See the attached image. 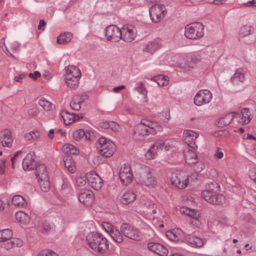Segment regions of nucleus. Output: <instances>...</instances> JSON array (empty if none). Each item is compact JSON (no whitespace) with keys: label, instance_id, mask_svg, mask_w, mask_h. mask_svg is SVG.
I'll use <instances>...</instances> for the list:
<instances>
[{"label":"nucleus","instance_id":"7ed1b4c3","mask_svg":"<svg viewBox=\"0 0 256 256\" xmlns=\"http://www.w3.org/2000/svg\"><path fill=\"white\" fill-rule=\"evenodd\" d=\"M64 81L66 85L71 89H76L79 85L81 77L80 70L74 66L70 65L65 68Z\"/></svg>","mask_w":256,"mask_h":256},{"label":"nucleus","instance_id":"b1692460","mask_svg":"<svg viewBox=\"0 0 256 256\" xmlns=\"http://www.w3.org/2000/svg\"><path fill=\"white\" fill-rule=\"evenodd\" d=\"M184 154L186 162L188 164H195L198 162V156L194 150H188L184 152Z\"/></svg>","mask_w":256,"mask_h":256},{"label":"nucleus","instance_id":"f03ea898","mask_svg":"<svg viewBox=\"0 0 256 256\" xmlns=\"http://www.w3.org/2000/svg\"><path fill=\"white\" fill-rule=\"evenodd\" d=\"M13 232L10 229L5 228L0 230V244L2 248L9 250L17 246L20 247L23 244L22 241L16 238H13Z\"/></svg>","mask_w":256,"mask_h":256},{"label":"nucleus","instance_id":"5701e85b","mask_svg":"<svg viewBox=\"0 0 256 256\" xmlns=\"http://www.w3.org/2000/svg\"><path fill=\"white\" fill-rule=\"evenodd\" d=\"M62 116L66 125H69L83 118L82 114H70L67 112H66Z\"/></svg>","mask_w":256,"mask_h":256},{"label":"nucleus","instance_id":"4468645a","mask_svg":"<svg viewBox=\"0 0 256 256\" xmlns=\"http://www.w3.org/2000/svg\"><path fill=\"white\" fill-rule=\"evenodd\" d=\"M234 118H236L238 122L242 124H248L252 120V114L250 110L248 108H244L239 112H233Z\"/></svg>","mask_w":256,"mask_h":256},{"label":"nucleus","instance_id":"58836bf2","mask_svg":"<svg viewBox=\"0 0 256 256\" xmlns=\"http://www.w3.org/2000/svg\"><path fill=\"white\" fill-rule=\"evenodd\" d=\"M139 124H142L145 128H148L150 130V134H156V130L154 129L155 124L147 120H142Z\"/></svg>","mask_w":256,"mask_h":256},{"label":"nucleus","instance_id":"4c0bfd02","mask_svg":"<svg viewBox=\"0 0 256 256\" xmlns=\"http://www.w3.org/2000/svg\"><path fill=\"white\" fill-rule=\"evenodd\" d=\"M254 31V28L250 26L245 25L240 28V34L242 37H244L252 34Z\"/></svg>","mask_w":256,"mask_h":256},{"label":"nucleus","instance_id":"f3484780","mask_svg":"<svg viewBox=\"0 0 256 256\" xmlns=\"http://www.w3.org/2000/svg\"><path fill=\"white\" fill-rule=\"evenodd\" d=\"M198 137V134L192 130H185L183 134V138L184 142L193 149H196L197 146L196 140Z\"/></svg>","mask_w":256,"mask_h":256},{"label":"nucleus","instance_id":"13d9d810","mask_svg":"<svg viewBox=\"0 0 256 256\" xmlns=\"http://www.w3.org/2000/svg\"><path fill=\"white\" fill-rule=\"evenodd\" d=\"M158 243L148 242V248L150 250L154 253L158 248Z\"/></svg>","mask_w":256,"mask_h":256},{"label":"nucleus","instance_id":"393cba45","mask_svg":"<svg viewBox=\"0 0 256 256\" xmlns=\"http://www.w3.org/2000/svg\"><path fill=\"white\" fill-rule=\"evenodd\" d=\"M136 199V194L130 191L126 192L120 198V202L124 204H128Z\"/></svg>","mask_w":256,"mask_h":256},{"label":"nucleus","instance_id":"c9c22d12","mask_svg":"<svg viewBox=\"0 0 256 256\" xmlns=\"http://www.w3.org/2000/svg\"><path fill=\"white\" fill-rule=\"evenodd\" d=\"M41 190L44 192H47L50 188V184L48 176L43 174L42 178L38 179Z\"/></svg>","mask_w":256,"mask_h":256},{"label":"nucleus","instance_id":"20e7f679","mask_svg":"<svg viewBox=\"0 0 256 256\" xmlns=\"http://www.w3.org/2000/svg\"><path fill=\"white\" fill-rule=\"evenodd\" d=\"M99 154L106 158L112 156L116 150L114 144L104 137L100 138L96 143Z\"/></svg>","mask_w":256,"mask_h":256},{"label":"nucleus","instance_id":"c85d7f7f","mask_svg":"<svg viewBox=\"0 0 256 256\" xmlns=\"http://www.w3.org/2000/svg\"><path fill=\"white\" fill-rule=\"evenodd\" d=\"M72 38V33L67 32L60 34L57 38V42L59 44H65L70 42Z\"/></svg>","mask_w":256,"mask_h":256},{"label":"nucleus","instance_id":"e433bc0d","mask_svg":"<svg viewBox=\"0 0 256 256\" xmlns=\"http://www.w3.org/2000/svg\"><path fill=\"white\" fill-rule=\"evenodd\" d=\"M206 189L203 192H212L213 194H219L220 187L219 184L216 182H212L208 184L206 187Z\"/></svg>","mask_w":256,"mask_h":256},{"label":"nucleus","instance_id":"dca6fc26","mask_svg":"<svg viewBox=\"0 0 256 256\" xmlns=\"http://www.w3.org/2000/svg\"><path fill=\"white\" fill-rule=\"evenodd\" d=\"M14 138L10 129L6 128L0 133V142L4 147H12Z\"/></svg>","mask_w":256,"mask_h":256},{"label":"nucleus","instance_id":"7c9ffc66","mask_svg":"<svg viewBox=\"0 0 256 256\" xmlns=\"http://www.w3.org/2000/svg\"><path fill=\"white\" fill-rule=\"evenodd\" d=\"M62 150L66 154H78L79 150L74 145L66 144L63 146Z\"/></svg>","mask_w":256,"mask_h":256},{"label":"nucleus","instance_id":"2eb2a0df","mask_svg":"<svg viewBox=\"0 0 256 256\" xmlns=\"http://www.w3.org/2000/svg\"><path fill=\"white\" fill-rule=\"evenodd\" d=\"M119 177L124 185H127L132 181V175L128 164H124L122 166L119 172Z\"/></svg>","mask_w":256,"mask_h":256},{"label":"nucleus","instance_id":"a211bd4d","mask_svg":"<svg viewBox=\"0 0 256 256\" xmlns=\"http://www.w3.org/2000/svg\"><path fill=\"white\" fill-rule=\"evenodd\" d=\"M87 180L90 186L96 190H99L102 186V179L94 172L87 174Z\"/></svg>","mask_w":256,"mask_h":256},{"label":"nucleus","instance_id":"aec40b11","mask_svg":"<svg viewBox=\"0 0 256 256\" xmlns=\"http://www.w3.org/2000/svg\"><path fill=\"white\" fill-rule=\"evenodd\" d=\"M36 164V162L35 160V155L32 152L27 154L22 162V168L25 171L34 170Z\"/></svg>","mask_w":256,"mask_h":256},{"label":"nucleus","instance_id":"052dcab7","mask_svg":"<svg viewBox=\"0 0 256 256\" xmlns=\"http://www.w3.org/2000/svg\"><path fill=\"white\" fill-rule=\"evenodd\" d=\"M196 164L194 166V169L196 172H200L204 168V164L201 162H197L196 163Z\"/></svg>","mask_w":256,"mask_h":256},{"label":"nucleus","instance_id":"79ce46f5","mask_svg":"<svg viewBox=\"0 0 256 256\" xmlns=\"http://www.w3.org/2000/svg\"><path fill=\"white\" fill-rule=\"evenodd\" d=\"M168 252V250L165 246L158 244V248L154 253L158 255L159 256H167Z\"/></svg>","mask_w":256,"mask_h":256},{"label":"nucleus","instance_id":"8fccbe9b","mask_svg":"<svg viewBox=\"0 0 256 256\" xmlns=\"http://www.w3.org/2000/svg\"><path fill=\"white\" fill-rule=\"evenodd\" d=\"M70 106L72 110H78L81 108L80 101L76 100V98H73L70 102Z\"/></svg>","mask_w":256,"mask_h":256},{"label":"nucleus","instance_id":"6e6552de","mask_svg":"<svg viewBox=\"0 0 256 256\" xmlns=\"http://www.w3.org/2000/svg\"><path fill=\"white\" fill-rule=\"evenodd\" d=\"M170 182L172 184L178 188L184 189L189 184V178L184 173L174 172L171 175Z\"/></svg>","mask_w":256,"mask_h":256},{"label":"nucleus","instance_id":"09e8293b","mask_svg":"<svg viewBox=\"0 0 256 256\" xmlns=\"http://www.w3.org/2000/svg\"><path fill=\"white\" fill-rule=\"evenodd\" d=\"M87 176H78L76 178V184L79 186H83L86 184Z\"/></svg>","mask_w":256,"mask_h":256},{"label":"nucleus","instance_id":"864d4df0","mask_svg":"<svg viewBox=\"0 0 256 256\" xmlns=\"http://www.w3.org/2000/svg\"><path fill=\"white\" fill-rule=\"evenodd\" d=\"M202 59V56L200 54H194L190 56L191 62L194 64L200 62Z\"/></svg>","mask_w":256,"mask_h":256},{"label":"nucleus","instance_id":"603ef678","mask_svg":"<svg viewBox=\"0 0 256 256\" xmlns=\"http://www.w3.org/2000/svg\"><path fill=\"white\" fill-rule=\"evenodd\" d=\"M44 230L46 232H48L50 230H53L54 228V226L53 224H50L48 222H45L43 225Z\"/></svg>","mask_w":256,"mask_h":256},{"label":"nucleus","instance_id":"de8ad7c7","mask_svg":"<svg viewBox=\"0 0 256 256\" xmlns=\"http://www.w3.org/2000/svg\"><path fill=\"white\" fill-rule=\"evenodd\" d=\"M164 142L163 140H158L156 142L152 145V146L154 148L156 149V150L158 152L160 150H162L164 148Z\"/></svg>","mask_w":256,"mask_h":256},{"label":"nucleus","instance_id":"39448f33","mask_svg":"<svg viewBox=\"0 0 256 256\" xmlns=\"http://www.w3.org/2000/svg\"><path fill=\"white\" fill-rule=\"evenodd\" d=\"M204 26L200 22L188 24L185 28L184 35L190 39H198L204 35Z\"/></svg>","mask_w":256,"mask_h":256},{"label":"nucleus","instance_id":"69168bd1","mask_svg":"<svg viewBox=\"0 0 256 256\" xmlns=\"http://www.w3.org/2000/svg\"><path fill=\"white\" fill-rule=\"evenodd\" d=\"M250 177L256 183V170H252L249 173Z\"/></svg>","mask_w":256,"mask_h":256},{"label":"nucleus","instance_id":"c03bdc74","mask_svg":"<svg viewBox=\"0 0 256 256\" xmlns=\"http://www.w3.org/2000/svg\"><path fill=\"white\" fill-rule=\"evenodd\" d=\"M156 149L152 146L145 154V157L148 160L154 158L157 154Z\"/></svg>","mask_w":256,"mask_h":256},{"label":"nucleus","instance_id":"338daca9","mask_svg":"<svg viewBox=\"0 0 256 256\" xmlns=\"http://www.w3.org/2000/svg\"><path fill=\"white\" fill-rule=\"evenodd\" d=\"M198 238V237L192 235H188L186 237V240L190 244H192L194 240Z\"/></svg>","mask_w":256,"mask_h":256},{"label":"nucleus","instance_id":"9d476101","mask_svg":"<svg viewBox=\"0 0 256 256\" xmlns=\"http://www.w3.org/2000/svg\"><path fill=\"white\" fill-rule=\"evenodd\" d=\"M104 34L106 40L112 42H118L122 38L120 29L113 24L106 28Z\"/></svg>","mask_w":256,"mask_h":256},{"label":"nucleus","instance_id":"4be33fe9","mask_svg":"<svg viewBox=\"0 0 256 256\" xmlns=\"http://www.w3.org/2000/svg\"><path fill=\"white\" fill-rule=\"evenodd\" d=\"M150 134V130L142 124H138L134 132V138L136 140H142L144 136Z\"/></svg>","mask_w":256,"mask_h":256},{"label":"nucleus","instance_id":"680f3d73","mask_svg":"<svg viewBox=\"0 0 256 256\" xmlns=\"http://www.w3.org/2000/svg\"><path fill=\"white\" fill-rule=\"evenodd\" d=\"M188 216L194 219H198L200 216V212L198 211H196L194 210H192L190 212V214Z\"/></svg>","mask_w":256,"mask_h":256},{"label":"nucleus","instance_id":"2f4dec72","mask_svg":"<svg viewBox=\"0 0 256 256\" xmlns=\"http://www.w3.org/2000/svg\"><path fill=\"white\" fill-rule=\"evenodd\" d=\"M36 175L38 179L42 178V176L44 174L46 176H48L46 168L44 164H40L36 165Z\"/></svg>","mask_w":256,"mask_h":256},{"label":"nucleus","instance_id":"ea45409f","mask_svg":"<svg viewBox=\"0 0 256 256\" xmlns=\"http://www.w3.org/2000/svg\"><path fill=\"white\" fill-rule=\"evenodd\" d=\"M166 237L171 241L178 242L180 240V236L176 234V232L174 230H168L166 232Z\"/></svg>","mask_w":256,"mask_h":256},{"label":"nucleus","instance_id":"f704fd0d","mask_svg":"<svg viewBox=\"0 0 256 256\" xmlns=\"http://www.w3.org/2000/svg\"><path fill=\"white\" fill-rule=\"evenodd\" d=\"M152 80L156 82L159 86H166L168 84L169 78L164 75H158L152 78Z\"/></svg>","mask_w":256,"mask_h":256},{"label":"nucleus","instance_id":"a18cd8bd","mask_svg":"<svg viewBox=\"0 0 256 256\" xmlns=\"http://www.w3.org/2000/svg\"><path fill=\"white\" fill-rule=\"evenodd\" d=\"M160 114L162 120L164 122H168L171 118L170 110L168 108L164 110Z\"/></svg>","mask_w":256,"mask_h":256},{"label":"nucleus","instance_id":"0eeeda50","mask_svg":"<svg viewBox=\"0 0 256 256\" xmlns=\"http://www.w3.org/2000/svg\"><path fill=\"white\" fill-rule=\"evenodd\" d=\"M166 8L164 4H155L149 9L151 20L154 22H158L162 20L166 13Z\"/></svg>","mask_w":256,"mask_h":256},{"label":"nucleus","instance_id":"72a5a7b5","mask_svg":"<svg viewBox=\"0 0 256 256\" xmlns=\"http://www.w3.org/2000/svg\"><path fill=\"white\" fill-rule=\"evenodd\" d=\"M12 203L15 206L19 207H25L26 202L24 198L20 195H16L12 197Z\"/></svg>","mask_w":256,"mask_h":256},{"label":"nucleus","instance_id":"bb28decb","mask_svg":"<svg viewBox=\"0 0 256 256\" xmlns=\"http://www.w3.org/2000/svg\"><path fill=\"white\" fill-rule=\"evenodd\" d=\"M15 217L18 222L24 224H27L30 222V218L29 216L26 212L22 211L16 212L15 214Z\"/></svg>","mask_w":256,"mask_h":256},{"label":"nucleus","instance_id":"473e14b6","mask_svg":"<svg viewBox=\"0 0 256 256\" xmlns=\"http://www.w3.org/2000/svg\"><path fill=\"white\" fill-rule=\"evenodd\" d=\"M64 166L72 173L75 172V166L72 158L70 156H66L64 158Z\"/></svg>","mask_w":256,"mask_h":256},{"label":"nucleus","instance_id":"774afa93","mask_svg":"<svg viewBox=\"0 0 256 256\" xmlns=\"http://www.w3.org/2000/svg\"><path fill=\"white\" fill-rule=\"evenodd\" d=\"M24 138L26 142L32 140V136H31V134L30 133V132L24 134Z\"/></svg>","mask_w":256,"mask_h":256},{"label":"nucleus","instance_id":"49530a36","mask_svg":"<svg viewBox=\"0 0 256 256\" xmlns=\"http://www.w3.org/2000/svg\"><path fill=\"white\" fill-rule=\"evenodd\" d=\"M85 135V132L83 129H79L74 131L73 133L74 138L78 140L81 138H84Z\"/></svg>","mask_w":256,"mask_h":256},{"label":"nucleus","instance_id":"412c9836","mask_svg":"<svg viewBox=\"0 0 256 256\" xmlns=\"http://www.w3.org/2000/svg\"><path fill=\"white\" fill-rule=\"evenodd\" d=\"M202 196L206 201L213 204H220L222 200V196L218 194H213L212 192H202Z\"/></svg>","mask_w":256,"mask_h":256},{"label":"nucleus","instance_id":"6ab92c4d","mask_svg":"<svg viewBox=\"0 0 256 256\" xmlns=\"http://www.w3.org/2000/svg\"><path fill=\"white\" fill-rule=\"evenodd\" d=\"M79 201L87 206H90L94 200V194L90 190H81L78 195Z\"/></svg>","mask_w":256,"mask_h":256},{"label":"nucleus","instance_id":"a19ab883","mask_svg":"<svg viewBox=\"0 0 256 256\" xmlns=\"http://www.w3.org/2000/svg\"><path fill=\"white\" fill-rule=\"evenodd\" d=\"M39 104L46 110H50L52 109V104L45 98H42L38 102Z\"/></svg>","mask_w":256,"mask_h":256},{"label":"nucleus","instance_id":"cd10ccee","mask_svg":"<svg viewBox=\"0 0 256 256\" xmlns=\"http://www.w3.org/2000/svg\"><path fill=\"white\" fill-rule=\"evenodd\" d=\"M160 46V40H156L148 42L145 48V50L150 53H153L158 50Z\"/></svg>","mask_w":256,"mask_h":256},{"label":"nucleus","instance_id":"6e6d98bb","mask_svg":"<svg viewBox=\"0 0 256 256\" xmlns=\"http://www.w3.org/2000/svg\"><path fill=\"white\" fill-rule=\"evenodd\" d=\"M22 153V151L17 152L11 158L12 164V166L14 168V164L20 160V159L18 158V156L19 154Z\"/></svg>","mask_w":256,"mask_h":256},{"label":"nucleus","instance_id":"37998d69","mask_svg":"<svg viewBox=\"0 0 256 256\" xmlns=\"http://www.w3.org/2000/svg\"><path fill=\"white\" fill-rule=\"evenodd\" d=\"M134 90H136L137 92L140 94H142L144 98V102H147L148 101V98H147V93L148 92L142 83H141L140 86L136 88Z\"/></svg>","mask_w":256,"mask_h":256},{"label":"nucleus","instance_id":"423d86ee","mask_svg":"<svg viewBox=\"0 0 256 256\" xmlns=\"http://www.w3.org/2000/svg\"><path fill=\"white\" fill-rule=\"evenodd\" d=\"M144 172L140 177V182L143 186L149 188H154L157 184L155 177L152 174V169L146 166L142 167Z\"/></svg>","mask_w":256,"mask_h":256},{"label":"nucleus","instance_id":"f8f14e48","mask_svg":"<svg viewBox=\"0 0 256 256\" xmlns=\"http://www.w3.org/2000/svg\"><path fill=\"white\" fill-rule=\"evenodd\" d=\"M120 230L123 234L129 238L139 240L141 238L140 232L128 224H122L120 226Z\"/></svg>","mask_w":256,"mask_h":256},{"label":"nucleus","instance_id":"e2e57ef3","mask_svg":"<svg viewBox=\"0 0 256 256\" xmlns=\"http://www.w3.org/2000/svg\"><path fill=\"white\" fill-rule=\"evenodd\" d=\"M6 162V160L4 159H2L0 160V174H2L4 172Z\"/></svg>","mask_w":256,"mask_h":256},{"label":"nucleus","instance_id":"0e129e2a","mask_svg":"<svg viewBox=\"0 0 256 256\" xmlns=\"http://www.w3.org/2000/svg\"><path fill=\"white\" fill-rule=\"evenodd\" d=\"M110 127L111 129L113 131H115V132L118 131L120 128L119 125L116 122H111L110 123Z\"/></svg>","mask_w":256,"mask_h":256},{"label":"nucleus","instance_id":"9b49d317","mask_svg":"<svg viewBox=\"0 0 256 256\" xmlns=\"http://www.w3.org/2000/svg\"><path fill=\"white\" fill-rule=\"evenodd\" d=\"M121 40L126 42H130L134 40L136 36V29L132 25L124 24L120 29Z\"/></svg>","mask_w":256,"mask_h":256},{"label":"nucleus","instance_id":"c756f323","mask_svg":"<svg viewBox=\"0 0 256 256\" xmlns=\"http://www.w3.org/2000/svg\"><path fill=\"white\" fill-rule=\"evenodd\" d=\"M234 118L232 112L220 118L218 124L220 127L226 126L230 124L232 120Z\"/></svg>","mask_w":256,"mask_h":256},{"label":"nucleus","instance_id":"1a4fd4ad","mask_svg":"<svg viewBox=\"0 0 256 256\" xmlns=\"http://www.w3.org/2000/svg\"><path fill=\"white\" fill-rule=\"evenodd\" d=\"M212 98V94L208 90H201L195 95L194 98V104L198 106L210 103Z\"/></svg>","mask_w":256,"mask_h":256},{"label":"nucleus","instance_id":"3c124183","mask_svg":"<svg viewBox=\"0 0 256 256\" xmlns=\"http://www.w3.org/2000/svg\"><path fill=\"white\" fill-rule=\"evenodd\" d=\"M53 255H56L57 256H58V254H56L54 252L46 249L42 250L39 253L38 256H52Z\"/></svg>","mask_w":256,"mask_h":256},{"label":"nucleus","instance_id":"ddd939ff","mask_svg":"<svg viewBox=\"0 0 256 256\" xmlns=\"http://www.w3.org/2000/svg\"><path fill=\"white\" fill-rule=\"evenodd\" d=\"M102 227L111 236L112 240L117 243H121L123 242V236L120 232L113 225L108 222H104Z\"/></svg>","mask_w":256,"mask_h":256},{"label":"nucleus","instance_id":"f257e3e1","mask_svg":"<svg viewBox=\"0 0 256 256\" xmlns=\"http://www.w3.org/2000/svg\"><path fill=\"white\" fill-rule=\"evenodd\" d=\"M88 244L94 252L104 254L108 247V240L100 233L92 232L86 238Z\"/></svg>","mask_w":256,"mask_h":256},{"label":"nucleus","instance_id":"4d7b16f0","mask_svg":"<svg viewBox=\"0 0 256 256\" xmlns=\"http://www.w3.org/2000/svg\"><path fill=\"white\" fill-rule=\"evenodd\" d=\"M30 133L31 134V136H32V139L34 141L38 140L40 137V133L38 130H32L30 132Z\"/></svg>","mask_w":256,"mask_h":256},{"label":"nucleus","instance_id":"a878e982","mask_svg":"<svg viewBox=\"0 0 256 256\" xmlns=\"http://www.w3.org/2000/svg\"><path fill=\"white\" fill-rule=\"evenodd\" d=\"M246 72L244 69L239 68L237 70L231 78V80L234 83L238 82H243L245 79Z\"/></svg>","mask_w":256,"mask_h":256},{"label":"nucleus","instance_id":"5fc2aeb1","mask_svg":"<svg viewBox=\"0 0 256 256\" xmlns=\"http://www.w3.org/2000/svg\"><path fill=\"white\" fill-rule=\"evenodd\" d=\"M164 142V149L166 151H168L174 148V142L171 140H166Z\"/></svg>","mask_w":256,"mask_h":256},{"label":"nucleus","instance_id":"bf43d9fd","mask_svg":"<svg viewBox=\"0 0 256 256\" xmlns=\"http://www.w3.org/2000/svg\"><path fill=\"white\" fill-rule=\"evenodd\" d=\"M204 244L203 240L200 238H198L194 240L192 246L196 247H201Z\"/></svg>","mask_w":256,"mask_h":256}]
</instances>
